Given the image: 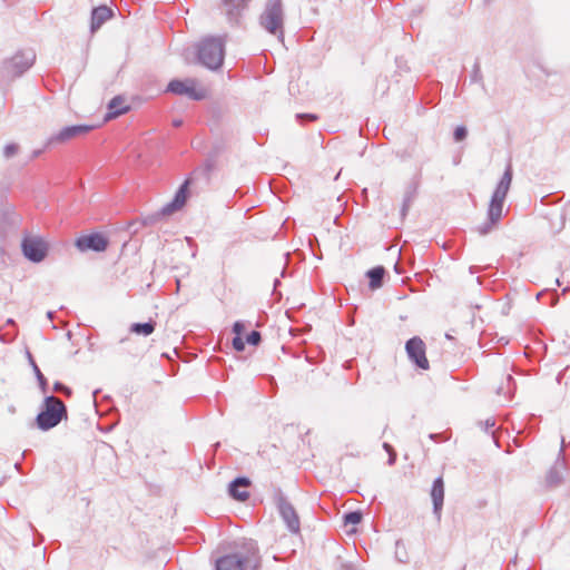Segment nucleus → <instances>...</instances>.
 I'll return each mask as SVG.
<instances>
[{"label": "nucleus", "instance_id": "8", "mask_svg": "<svg viewBox=\"0 0 570 570\" xmlns=\"http://www.w3.org/2000/svg\"><path fill=\"white\" fill-rule=\"evenodd\" d=\"M272 499L287 529L293 533H298L301 529L298 514L279 487H272Z\"/></svg>", "mask_w": 570, "mask_h": 570}, {"label": "nucleus", "instance_id": "43", "mask_svg": "<svg viewBox=\"0 0 570 570\" xmlns=\"http://www.w3.org/2000/svg\"><path fill=\"white\" fill-rule=\"evenodd\" d=\"M561 379H562V373H559L558 376H557V382L560 383Z\"/></svg>", "mask_w": 570, "mask_h": 570}, {"label": "nucleus", "instance_id": "37", "mask_svg": "<svg viewBox=\"0 0 570 570\" xmlns=\"http://www.w3.org/2000/svg\"><path fill=\"white\" fill-rule=\"evenodd\" d=\"M45 148H46V147H43L42 149H36V150H33V151H32L31 157H32V158H37V157H39V156L42 154V151H43V149H45Z\"/></svg>", "mask_w": 570, "mask_h": 570}, {"label": "nucleus", "instance_id": "17", "mask_svg": "<svg viewBox=\"0 0 570 570\" xmlns=\"http://www.w3.org/2000/svg\"><path fill=\"white\" fill-rule=\"evenodd\" d=\"M431 498L433 502V513L438 519H440L444 501V481L442 476H439L433 481Z\"/></svg>", "mask_w": 570, "mask_h": 570}, {"label": "nucleus", "instance_id": "24", "mask_svg": "<svg viewBox=\"0 0 570 570\" xmlns=\"http://www.w3.org/2000/svg\"><path fill=\"white\" fill-rule=\"evenodd\" d=\"M362 519L363 515L360 511H350L343 515V521L345 525H356L362 521Z\"/></svg>", "mask_w": 570, "mask_h": 570}, {"label": "nucleus", "instance_id": "40", "mask_svg": "<svg viewBox=\"0 0 570 570\" xmlns=\"http://www.w3.org/2000/svg\"><path fill=\"white\" fill-rule=\"evenodd\" d=\"M53 316H55V312L49 311V312L47 313V317H48L49 320H52V318H53Z\"/></svg>", "mask_w": 570, "mask_h": 570}, {"label": "nucleus", "instance_id": "22", "mask_svg": "<svg viewBox=\"0 0 570 570\" xmlns=\"http://www.w3.org/2000/svg\"><path fill=\"white\" fill-rule=\"evenodd\" d=\"M416 185L415 184H410L406 189H405V193H404V198H403V205H402V208H401V215L403 217L406 216L415 196H416Z\"/></svg>", "mask_w": 570, "mask_h": 570}, {"label": "nucleus", "instance_id": "10", "mask_svg": "<svg viewBox=\"0 0 570 570\" xmlns=\"http://www.w3.org/2000/svg\"><path fill=\"white\" fill-rule=\"evenodd\" d=\"M166 92L177 96H186L193 100H203L206 97L204 90L196 89V80L187 78L185 80L173 79L166 88Z\"/></svg>", "mask_w": 570, "mask_h": 570}, {"label": "nucleus", "instance_id": "5", "mask_svg": "<svg viewBox=\"0 0 570 570\" xmlns=\"http://www.w3.org/2000/svg\"><path fill=\"white\" fill-rule=\"evenodd\" d=\"M225 58V40L223 37H206L197 46V59L209 70H218Z\"/></svg>", "mask_w": 570, "mask_h": 570}, {"label": "nucleus", "instance_id": "3", "mask_svg": "<svg viewBox=\"0 0 570 570\" xmlns=\"http://www.w3.org/2000/svg\"><path fill=\"white\" fill-rule=\"evenodd\" d=\"M67 417L66 404L57 396L46 395L35 419V425L41 431H49Z\"/></svg>", "mask_w": 570, "mask_h": 570}, {"label": "nucleus", "instance_id": "15", "mask_svg": "<svg viewBox=\"0 0 570 570\" xmlns=\"http://www.w3.org/2000/svg\"><path fill=\"white\" fill-rule=\"evenodd\" d=\"M224 13L230 24H237L250 0H222Z\"/></svg>", "mask_w": 570, "mask_h": 570}, {"label": "nucleus", "instance_id": "44", "mask_svg": "<svg viewBox=\"0 0 570 570\" xmlns=\"http://www.w3.org/2000/svg\"><path fill=\"white\" fill-rule=\"evenodd\" d=\"M279 284V281L278 279H275V283H274V288H276V286Z\"/></svg>", "mask_w": 570, "mask_h": 570}, {"label": "nucleus", "instance_id": "12", "mask_svg": "<svg viewBox=\"0 0 570 570\" xmlns=\"http://www.w3.org/2000/svg\"><path fill=\"white\" fill-rule=\"evenodd\" d=\"M405 350L409 358L421 370L429 368V361L425 355V344L419 337L414 336L406 341Z\"/></svg>", "mask_w": 570, "mask_h": 570}, {"label": "nucleus", "instance_id": "27", "mask_svg": "<svg viewBox=\"0 0 570 570\" xmlns=\"http://www.w3.org/2000/svg\"><path fill=\"white\" fill-rule=\"evenodd\" d=\"M482 80H483V77H482L480 63H479V61H475V63L473 66L472 73H471V81L483 83ZM482 86L484 87V85H482Z\"/></svg>", "mask_w": 570, "mask_h": 570}, {"label": "nucleus", "instance_id": "21", "mask_svg": "<svg viewBox=\"0 0 570 570\" xmlns=\"http://www.w3.org/2000/svg\"><path fill=\"white\" fill-rule=\"evenodd\" d=\"M155 328H156V322L153 320H149L148 322H145V323H132L130 325L129 331L137 335L149 336L150 334L154 333Z\"/></svg>", "mask_w": 570, "mask_h": 570}, {"label": "nucleus", "instance_id": "29", "mask_svg": "<svg viewBox=\"0 0 570 570\" xmlns=\"http://www.w3.org/2000/svg\"><path fill=\"white\" fill-rule=\"evenodd\" d=\"M53 391H55L56 393H62V394H65L66 396H71V394H72L71 389H70V387H68L67 385H65V384H63V383H61V382H56V383L53 384Z\"/></svg>", "mask_w": 570, "mask_h": 570}, {"label": "nucleus", "instance_id": "30", "mask_svg": "<svg viewBox=\"0 0 570 570\" xmlns=\"http://www.w3.org/2000/svg\"><path fill=\"white\" fill-rule=\"evenodd\" d=\"M296 119L299 124L304 125L306 121H315L318 119L316 114H297Z\"/></svg>", "mask_w": 570, "mask_h": 570}, {"label": "nucleus", "instance_id": "20", "mask_svg": "<svg viewBox=\"0 0 570 570\" xmlns=\"http://www.w3.org/2000/svg\"><path fill=\"white\" fill-rule=\"evenodd\" d=\"M386 271L383 266H375L367 271L366 276L370 282L371 289H377L382 287Z\"/></svg>", "mask_w": 570, "mask_h": 570}, {"label": "nucleus", "instance_id": "14", "mask_svg": "<svg viewBox=\"0 0 570 570\" xmlns=\"http://www.w3.org/2000/svg\"><path fill=\"white\" fill-rule=\"evenodd\" d=\"M566 448V441L564 438H561V448L559 452V458L554 462V464L549 470L547 476H546V485L550 489L559 487L563 480H564V473H566V461L563 459L562 453Z\"/></svg>", "mask_w": 570, "mask_h": 570}, {"label": "nucleus", "instance_id": "38", "mask_svg": "<svg viewBox=\"0 0 570 570\" xmlns=\"http://www.w3.org/2000/svg\"><path fill=\"white\" fill-rule=\"evenodd\" d=\"M30 528H31V530H32V531H35V532H36V534H37V537H38V541H39V543H40V542H42V541H43V535H42V534H40L39 532H37V531H36V529H35V527H33L32 524H30Z\"/></svg>", "mask_w": 570, "mask_h": 570}, {"label": "nucleus", "instance_id": "33", "mask_svg": "<svg viewBox=\"0 0 570 570\" xmlns=\"http://www.w3.org/2000/svg\"><path fill=\"white\" fill-rule=\"evenodd\" d=\"M395 461H396V452L394 450L393 452L389 453L387 463H389V465H394Z\"/></svg>", "mask_w": 570, "mask_h": 570}, {"label": "nucleus", "instance_id": "7", "mask_svg": "<svg viewBox=\"0 0 570 570\" xmlns=\"http://www.w3.org/2000/svg\"><path fill=\"white\" fill-rule=\"evenodd\" d=\"M189 180H185L175 193L171 202L163 206L158 212L149 214L141 218L142 226H154L163 218L168 217L180 210L186 204L189 196Z\"/></svg>", "mask_w": 570, "mask_h": 570}, {"label": "nucleus", "instance_id": "42", "mask_svg": "<svg viewBox=\"0 0 570 570\" xmlns=\"http://www.w3.org/2000/svg\"><path fill=\"white\" fill-rule=\"evenodd\" d=\"M180 125H181V120H175V121H174V126H175V127H179Z\"/></svg>", "mask_w": 570, "mask_h": 570}, {"label": "nucleus", "instance_id": "39", "mask_svg": "<svg viewBox=\"0 0 570 570\" xmlns=\"http://www.w3.org/2000/svg\"><path fill=\"white\" fill-rule=\"evenodd\" d=\"M340 570H355V569H354L352 566H346V564H344V566H342V567L340 568Z\"/></svg>", "mask_w": 570, "mask_h": 570}, {"label": "nucleus", "instance_id": "31", "mask_svg": "<svg viewBox=\"0 0 570 570\" xmlns=\"http://www.w3.org/2000/svg\"><path fill=\"white\" fill-rule=\"evenodd\" d=\"M233 347L237 352H243L245 350V340L242 336H235L233 338Z\"/></svg>", "mask_w": 570, "mask_h": 570}, {"label": "nucleus", "instance_id": "41", "mask_svg": "<svg viewBox=\"0 0 570 570\" xmlns=\"http://www.w3.org/2000/svg\"><path fill=\"white\" fill-rule=\"evenodd\" d=\"M7 324H8V325H12V326H14V325H16V323H14V321H13L12 318H8V320H7Z\"/></svg>", "mask_w": 570, "mask_h": 570}, {"label": "nucleus", "instance_id": "32", "mask_svg": "<svg viewBox=\"0 0 570 570\" xmlns=\"http://www.w3.org/2000/svg\"><path fill=\"white\" fill-rule=\"evenodd\" d=\"M245 330V325L243 322L237 321L233 324V332L235 333V336H242V333Z\"/></svg>", "mask_w": 570, "mask_h": 570}, {"label": "nucleus", "instance_id": "35", "mask_svg": "<svg viewBox=\"0 0 570 570\" xmlns=\"http://www.w3.org/2000/svg\"><path fill=\"white\" fill-rule=\"evenodd\" d=\"M485 430H489L491 428H493L495 425V420L494 419H488L485 422Z\"/></svg>", "mask_w": 570, "mask_h": 570}, {"label": "nucleus", "instance_id": "16", "mask_svg": "<svg viewBox=\"0 0 570 570\" xmlns=\"http://www.w3.org/2000/svg\"><path fill=\"white\" fill-rule=\"evenodd\" d=\"M250 484V480L246 476H238L234 479L228 485V494L239 501L244 502L249 498V493L247 492V488Z\"/></svg>", "mask_w": 570, "mask_h": 570}, {"label": "nucleus", "instance_id": "46", "mask_svg": "<svg viewBox=\"0 0 570 570\" xmlns=\"http://www.w3.org/2000/svg\"><path fill=\"white\" fill-rule=\"evenodd\" d=\"M507 380L510 382V381H512L513 379H512V376H511V375H508Z\"/></svg>", "mask_w": 570, "mask_h": 570}, {"label": "nucleus", "instance_id": "2", "mask_svg": "<svg viewBox=\"0 0 570 570\" xmlns=\"http://www.w3.org/2000/svg\"><path fill=\"white\" fill-rule=\"evenodd\" d=\"M512 166L509 164L492 194L488 208L487 222L476 227V230L480 235H488L497 227L498 223L500 222L502 217L504 200L512 183Z\"/></svg>", "mask_w": 570, "mask_h": 570}, {"label": "nucleus", "instance_id": "34", "mask_svg": "<svg viewBox=\"0 0 570 570\" xmlns=\"http://www.w3.org/2000/svg\"><path fill=\"white\" fill-rule=\"evenodd\" d=\"M430 439H431V440H433V441H435V442H441V441H444V440H445V439H443V438L441 436V434H438V433H431V434H430Z\"/></svg>", "mask_w": 570, "mask_h": 570}, {"label": "nucleus", "instance_id": "13", "mask_svg": "<svg viewBox=\"0 0 570 570\" xmlns=\"http://www.w3.org/2000/svg\"><path fill=\"white\" fill-rule=\"evenodd\" d=\"M108 238L100 233H91L78 237L75 242V246L80 252H105L108 247Z\"/></svg>", "mask_w": 570, "mask_h": 570}, {"label": "nucleus", "instance_id": "4", "mask_svg": "<svg viewBox=\"0 0 570 570\" xmlns=\"http://www.w3.org/2000/svg\"><path fill=\"white\" fill-rule=\"evenodd\" d=\"M36 61V52L32 49L17 51L12 57L0 62V83H9L21 77Z\"/></svg>", "mask_w": 570, "mask_h": 570}, {"label": "nucleus", "instance_id": "25", "mask_svg": "<svg viewBox=\"0 0 570 570\" xmlns=\"http://www.w3.org/2000/svg\"><path fill=\"white\" fill-rule=\"evenodd\" d=\"M262 341L261 332L252 331L246 335L245 343L257 346Z\"/></svg>", "mask_w": 570, "mask_h": 570}, {"label": "nucleus", "instance_id": "23", "mask_svg": "<svg viewBox=\"0 0 570 570\" xmlns=\"http://www.w3.org/2000/svg\"><path fill=\"white\" fill-rule=\"evenodd\" d=\"M27 354H28V358H29L30 365L32 366L35 375H36V377L38 380L39 387H40L41 392L46 395L47 392H48V381L45 377V375L42 374V372L40 371V368L38 367L37 363L35 362V360H33V357L31 355V353L28 352Z\"/></svg>", "mask_w": 570, "mask_h": 570}, {"label": "nucleus", "instance_id": "11", "mask_svg": "<svg viewBox=\"0 0 570 570\" xmlns=\"http://www.w3.org/2000/svg\"><path fill=\"white\" fill-rule=\"evenodd\" d=\"M92 129H94V126H89V125H72V126L63 127L57 134L51 135L47 139L45 147L49 148L51 146L66 144L73 138H77V137L88 134Z\"/></svg>", "mask_w": 570, "mask_h": 570}, {"label": "nucleus", "instance_id": "18", "mask_svg": "<svg viewBox=\"0 0 570 570\" xmlns=\"http://www.w3.org/2000/svg\"><path fill=\"white\" fill-rule=\"evenodd\" d=\"M114 16L111 8L107 6H99L91 11V32H96L107 20Z\"/></svg>", "mask_w": 570, "mask_h": 570}, {"label": "nucleus", "instance_id": "26", "mask_svg": "<svg viewBox=\"0 0 570 570\" xmlns=\"http://www.w3.org/2000/svg\"><path fill=\"white\" fill-rule=\"evenodd\" d=\"M468 136V129L465 126H458L453 131V139L456 142L463 141Z\"/></svg>", "mask_w": 570, "mask_h": 570}, {"label": "nucleus", "instance_id": "36", "mask_svg": "<svg viewBox=\"0 0 570 570\" xmlns=\"http://www.w3.org/2000/svg\"><path fill=\"white\" fill-rule=\"evenodd\" d=\"M383 449L389 453L394 451V448L390 443H383Z\"/></svg>", "mask_w": 570, "mask_h": 570}, {"label": "nucleus", "instance_id": "19", "mask_svg": "<svg viewBox=\"0 0 570 570\" xmlns=\"http://www.w3.org/2000/svg\"><path fill=\"white\" fill-rule=\"evenodd\" d=\"M129 109L130 107L125 104V99H122L120 96H116L108 104L106 120L117 118L126 114Z\"/></svg>", "mask_w": 570, "mask_h": 570}, {"label": "nucleus", "instance_id": "9", "mask_svg": "<svg viewBox=\"0 0 570 570\" xmlns=\"http://www.w3.org/2000/svg\"><path fill=\"white\" fill-rule=\"evenodd\" d=\"M21 250L28 261L40 263L48 255V245L40 237L26 236L21 242Z\"/></svg>", "mask_w": 570, "mask_h": 570}, {"label": "nucleus", "instance_id": "47", "mask_svg": "<svg viewBox=\"0 0 570 570\" xmlns=\"http://www.w3.org/2000/svg\"><path fill=\"white\" fill-rule=\"evenodd\" d=\"M474 268H475V267H473V266H472V267H470V271H471L472 273H474V272H475V271H474Z\"/></svg>", "mask_w": 570, "mask_h": 570}, {"label": "nucleus", "instance_id": "6", "mask_svg": "<svg viewBox=\"0 0 570 570\" xmlns=\"http://www.w3.org/2000/svg\"><path fill=\"white\" fill-rule=\"evenodd\" d=\"M259 24L268 33L284 40V9L282 0H267L259 16Z\"/></svg>", "mask_w": 570, "mask_h": 570}, {"label": "nucleus", "instance_id": "45", "mask_svg": "<svg viewBox=\"0 0 570 570\" xmlns=\"http://www.w3.org/2000/svg\"><path fill=\"white\" fill-rule=\"evenodd\" d=\"M541 295H543V292L538 293L537 298L539 299Z\"/></svg>", "mask_w": 570, "mask_h": 570}, {"label": "nucleus", "instance_id": "1", "mask_svg": "<svg viewBox=\"0 0 570 570\" xmlns=\"http://www.w3.org/2000/svg\"><path fill=\"white\" fill-rule=\"evenodd\" d=\"M261 557L254 540L235 541L229 549L215 560L216 570H256Z\"/></svg>", "mask_w": 570, "mask_h": 570}, {"label": "nucleus", "instance_id": "28", "mask_svg": "<svg viewBox=\"0 0 570 570\" xmlns=\"http://www.w3.org/2000/svg\"><path fill=\"white\" fill-rule=\"evenodd\" d=\"M18 150H19V146L17 144H13V142L8 144V145H6V147L3 149V156L9 159V158L13 157L14 155H17Z\"/></svg>", "mask_w": 570, "mask_h": 570}]
</instances>
